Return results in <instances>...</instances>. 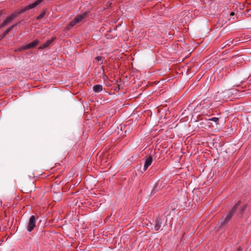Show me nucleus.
<instances>
[{
    "instance_id": "nucleus-1",
    "label": "nucleus",
    "mask_w": 251,
    "mask_h": 251,
    "mask_svg": "<svg viewBox=\"0 0 251 251\" xmlns=\"http://www.w3.org/2000/svg\"><path fill=\"white\" fill-rule=\"evenodd\" d=\"M241 201H239L235 204L232 209L230 211L229 213L226 215L225 220L221 224V225L223 226L226 224L228 221L231 219L234 214H236V216L239 218L242 217L247 206L246 204L241 205Z\"/></svg>"
},
{
    "instance_id": "nucleus-17",
    "label": "nucleus",
    "mask_w": 251,
    "mask_h": 251,
    "mask_svg": "<svg viewBox=\"0 0 251 251\" xmlns=\"http://www.w3.org/2000/svg\"><path fill=\"white\" fill-rule=\"evenodd\" d=\"M22 49V48H19V50H21Z\"/></svg>"
},
{
    "instance_id": "nucleus-19",
    "label": "nucleus",
    "mask_w": 251,
    "mask_h": 251,
    "mask_svg": "<svg viewBox=\"0 0 251 251\" xmlns=\"http://www.w3.org/2000/svg\"><path fill=\"white\" fill-rule=\"evenodd\" d=\"M247 49H251V48H247Z\"/></svg>"
},
{
    "instance_id": "nucleus-3",
    "label": "nucleus",
    "mask_w": 251,
    "mask_h": 251,
    "mask_svg": "<svg viewBox=\"0 0 251 251\" xmlns=\"http://www.w3.org/2000/svg\"><path fill=\"white\" fill-rule=\"evenodd\" d=\"M87 15V12H84L83 13L76 16L74 19L70 22L69 24L66 27V29L67 30H69L74 26L76 24L80 23L83 20Z\"/></svg>"
},
{
    "instance_id": "nucleus-5",
    "label": "nucleus",
    "mask_w": 251,
    "mask_h": 251,
    "mask_svg": "<svg viewBox=\"0 0 251 251\" xmlns=\"http://www.w3.org/2000/svg\"><path fill=\"white\" fill-rule=\"evenodd\" d=\"M152 162V157L151 156H148L146 157L145 162L144 166V171H145L147 168L151 165Z\"/></svg>"
},
{
    "instance_id": "nucleus-4",
    "label": "nucleus",
    "mask_w": 251,
    "mask_h": 251,
    "mask_svg": "<svg viewBox=\"0 0 251 251\" xmlns=\"http://www.w3.org/2000/svg\"><path fill=\"white\" fill-rule=\"evenodd\" d=\"M36 220L35 217L34 215L31 216L29 218L27 227V230L28 231L30 232L34 229L36 226Z\"/></svg>"
},
{
    "instance_id": "nucleus-14",
    "label": "nucleus",
    "mask_w": 251,
    "mask_h": 251,
    "mask_svg": "<svg viewBox=\"0 0 251 251\" xmlns=\"http://www.w3.org/2000/svg\"><path fill=\"white\" fill-rule=\"evenodd\" d=\"M13 25H14V27L16 26H20V22L17 23Z\"/></svg>"
},
{
    "instance_id": "nucleus-2",
    "label": "nucleus",
    "mask_w": 251,
    "mask_h": 251,
    "mask_svg": "<svg viewBox=\"0 0 251 251\" xmlns=\"http://www.w3.org/2000/svg\"><path fill=\"white\" fill-rule=\"evenodd\" d=\"M44 0H37L33 3L25 6L23 9H21L19 11V12L12 13L3 21L2 23L0 25V28L4 26H5L8 24L10 23L12 20L15 19L19 14H22L28 10L35 8L39 4H40L42 2H43Z\"/></svg>"
},
{
    "instance_id": "nucleus-13",
    "label": "nucleus",
    "mask_w": 251,
    "mask_h": 251,
    "mask_svg": "<svg viewBox=\"0 0 251 251\" xmlns=\"http://www.w3.org/2000/svg\"><path fill=\"white\" fill-rule=\"evenodd\" d=\"M96 59L99 61L101 59V57L100 56H98L96 58Z\"/></svg>"
},
{
    "instance_id": "nucleus-10",
    "label": "nucleus",
    "mask_w": 251,
    "mask_h": 251,
    "mask_svg": "<svg viewBox=\"0 0 251 251\" xmlns=\"http://www.w3.org/2000/svg\"><path fill=\"white\" fill-rule=\"evenodd\" d=\"M45 13H46L45 10H43V11H42L41 13L39 14V15L37 17V19L40 20L42 18H43L44 17V16H45Z\"/></svg>"
},
{
    "instance_id": "nucleus-8",
    "label": "nucleus",
    "mask_w": 251,
    "mask_h": 251,
    "mask_svg": "<svg viewBox=\"0 0 251 251\" xmlns=\"http://www.w3.org/2000/svg\"><path fill=\"white\" fill-rule=\"evenodd\" d=\"M93 90L96 93L101 92L102 90V86L101 85H96L93 87Z\"/></svg>"
},
{
    "instance_id": "nucleus-15",
    "label": "nucleus",
    "mask_w": 251,
    "mask_h": 251,
    "mask_svg": "<svg viewBox=\"0 0 251 251\" xmlns=\"http://www.w3.org/2000/svg\"><path fill=\"white\" fill-rule=\"evenodd\" d=\"M242 248L241 247H238L237 249V251H241Z\"/></svg>"
},
{
    "instance_id": "nucleus-18",
    "label": "nucleus",
    "mask_w": 251,
    "mask_h": 251,
    "mask_svg": "<svg viewBox=\"0 0 251 251\" xmlns=\"http://www.w3.org/2000/svg\"><path fill=\"white\" fill-rule=\"evenodd\" d=\"M249 51L251 53V50H249Z\"/></svg>"
},
{
    "instance_id": "nucleus-6",
    "label": "nucleus",
    "mask_w": 251,
    "mask_h": 251,
    "mask_svg": "<svg viewBox=\"0 0 251 251\" xmlns=\"http://www.w3.org/2000/svg\"><path fill=\"white\" fill-rule=\"evenodd\" d=\"M162 223V221L160 218H157L155 221L154 226V230L157 231L159 229Z\"/></svg>"
},
{
    "instance_id": "nucleus-12",
    "label": "nucleus",
    "mask_w": 251,
    "mask_h": 251,
    "mask_svg": "<svg viewBox=\"0 0 251 251\" xmlns=\"http://www.w3.org/2000/svg\"><path fill=\"white\" fill-rule=\"evenodd\" d=\"M210 120L212 121L217 122L219 120V118H216V117H213V118H212L211 119H210Z\"/></svg>"
},
{
    "instance_id": "nucleus-16",
    "label": "nucleus",
    "mask_w": 251,
    "mask_h": 251,
    "mask_svg": "<svg viewBox=\"0 0 251 251\" xmlns=\"http://www.w3.org/2000/svg\"><path fill=\"white\" fill-rule=\"evenodd\" d=\"M234 12H231L230 15H234Z\"/></svg>"
},
{
    "instance_id": "nucleus-11",
    "label": "nucleus",
    "mask_w": 251,
    "mask_h": 251,
    "mask_svg": "<svg viewBox=\"0 0 251 251\" xmlns=\"http://www.w3.org/2000/svg\"><path fill=\"white\" fill-rule=\"evenodd\" d=\"M51 42H52L51 40L47 41L46 42V43L44 44V45H43V46L42 47H48V46H49V45H50V44L51 43Z\"/></svg>"
},
{
    "instance_id": "nucleus-7",
    "label": "nucleus",
    "mask_w": 251,
    "mask_h": 251,
    "mask_svg": "<svg viewBox=\"0 0 251 251\" xmlns=\"http://www.w3.org/2000/svg\"><path fill=\"white\" fill-rule=\"evenodd\" d=\"M39 44V41L37 39L29 43L28 45L25 46L24 47H34L35 46L38 45Z\"/></svg>"
},
{
    "instance_id": "nucleus-9",
    "label": "nucleus",
    "mask_w": 251,
    "mask_h": 251,
    "mask_svg": "<svg viewBox=\"0 0 251 251\" xmlns=\"http://www.w3.org/2000/svg\"><path fill=\"white\" fill-rule=\"evenodd\" d=\"M14 27V25H12L9 27L3 33V36H5L6 34H7Z\"/></svg>"
}]
</instances>
